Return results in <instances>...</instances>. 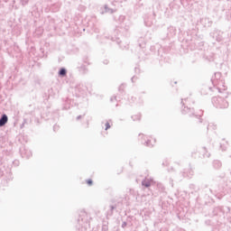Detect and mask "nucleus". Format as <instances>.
<instances>
[{
    "instance_id": "f257e3e1",
    "label": "nucleus",
    "mask_w": 231,
    "mask_h": 231,
    "mask_svg": "<svg viewBox=\"0 0 231 231\" xmlns=\"http://www.w3.org/2000/svg\"><path fill=\"white\" fill-rule=\"evenodd\" d=\"M8 122V116L6 115H3L0 119V127H3Z\"/></svg>"
},
{
    "instance_id": "f03ea898",
    "label": "nucleus",
    "mask_w": 231,
    "mask_h": 231,
    "mask_svg": "<svg viewBox=\"0 0 231 231\" xmlns=\"http://www.w3.org/2000/svg\"><path fill=\"white\" fill-rule=\"evenodd\" d=\"M66 69H61L60 70V72H59V75L60 76V77H66Z\"/></svg>"
},
{
    "instance_id": "7ed1b4c3",
    "label": "nucleus",
    "mask_w": 231,
    "mask_h": 231,
    "mask_svg": "<svg viewBox=\"0 0 231 231\" xmlns=\"http://www.w3.org/2000/svg\"><path fill=\"white\" fill-rule=\"evenodd\" d=\"M143 185L144 187H151V181H149V180H143Z\"/></svg>"
},
{
    "instance_id": "20e7f679",
    "label": "nucleus",
    "mask_w": 231,
    "mask_h": 231,
    "mask_svg": "<svg viewBox=\"0 0 231 231\" xmlns=\"http://www.w3.org/2000/svg\"><path fill=\"white\" fill-rule=\"evenodd\" d=\"M151 142H155L153 138H150L147 140L146 142V145L150 146V145H152V143H151Z\"/></svg>"
},
{
    "instance_id": "39448f33",
    "label": "nucleus",
    "mask_w": 231,
    "mask_h": 231,
    "mask_svg": "<svg viewBox=\"0 0 231 231\" xmlns=\"http://www.w3.org/2000/svg\"><path fill=\"white\" fill-rule=\"evenodd\" d=\"M106 131H107V129H111V125L109 123H106Z\"/></svg>"
},
{
    "instance_id": "423d86ee",
    "label": "nucleus",
    "mask_w": 231,
    "mask_h": 231,
    "mask_svg": "<svg viewBox=\"0 0 231 231\" xmlns=\"http://www.w3.org/2000/svg\"><path fill=\"white\" fill-rule=\"evenodd\" d=\"M88 185L91 186L93 185V180L91 179L87 180Z\"/></svg>"
}]
</instances>
